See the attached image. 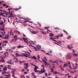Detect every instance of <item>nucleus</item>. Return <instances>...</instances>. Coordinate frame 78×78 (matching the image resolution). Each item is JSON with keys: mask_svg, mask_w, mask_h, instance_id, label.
Returning <instances> with one entry per match:
<instances>
[{"mask_svg": "<svg viewBox=\"0 0 78 78\" xmlns=\"http://www.w3.org/2000/svg\"><path fill=\"white\" fill-rule=\"evenodd\" d=\"M10 9H12V8H10V9H8V10L9 11V14L8 16H9V17L10 18H11V17H13L15 16V15L14 14H14V12L13 11H10Z\"/></svg>", "mask_w": 78, "mask_h": 78, "instance_id": "nucleus-1", "label": "nucleus"}, {"mask_svg": "<svg viewBox=\"0 0 78 78\" xmlns=\"http://www.w3.org/2000/svg\"><path fill=\"white\" fill-rule=\"evenodd\" d=\"M19 40H20V41H24V42H26V43H27L28 44V40L27 39V38H25V37H23L21 38H20L19 39Z\"/></svg>", "mask_w": 78, "mask_h": 78, "instance_id": "nucleus-2", "label": "nucleus"}, {"mask_svg": "<svg viewBox=\"0 0 78 78\" xmlns=\"http://www.w3.org/2000/svg\"><path fill=\"white\" fill-rule=\"evenodd\" d=\"M49 62H51V63H53L54 64H55L56 63L57 65H59V63H58V60H56L55 61H53V60H50L48 61Z\"/></svg>", "mask_w": 78, "mask_h": 78, "instance_id": "nucleus-3", "label": "nucleus"}, {"mask_svg": "<svg viewBox=\"0 0 78 78\" xmlns=\"http://www.w3.org/2000/svg\"><path fill=\"white\" fill-rule=\"evenodd\" d=\"M71 55H70V54H67L66 57V58L67 59H71Z\"/></svg>", "mask_w": 78, "mask_h": 78, "instance_id": "nucleus-4", "label": "nucleus"}, {"mask_svg": "<svg viewBox=\"0 0 78 78\" xmlns=\"http://www.w3.org/2000/svg\"><path fill=\"white\" fill-rule=\"evenodd\" d=\"M72 51L73 53V56H74V57H77L78 56V54L75 53V51L74 50H72Z\"/></svg>", "mask_w": 78, "mask_h": 78, "instance_id": "nucleus-5", "label": "nucleus"}, {"mask_svg": "<svg viewBox=\"0 0 78 78\" xmlns=\"http://www.w3.org/2000/svg\"><path fill=\"white\" fill-rule=\"evenodd\" d=\"M9 35H6V36L4 37H3L2 36V35L0 34V37L3 38L4 39H8V37H9Z\"/></svg>", "mask_w": 78, "mask_h": 78, "instance_id": "nucleus-6", "label": "nucleus"}, {"mask_svg": "<svg viewBox=\"0 0 78 78\" xmlns=\"http://www.w3.org/2000/svg\"><path fill=\"white\" fill-rule=\"evenodd\" d=\"M21 54L22 55V56H23L24 57H26V58H30L28 56V54H25L23 53H21Z\"/></svg>", "mask_w": 78, "mask_h": 78, "instance_id": "nucleus-7", "label": "nucleus"}, {"mask_svg": "<svg viewBox=\"0 0 78 78\" xmlns=\"http://www.w3.org/2000/svg\"><path fill=\"white\" fill-rule=\"evenodd\" d=\"M34 67H35V69H34V72H37V69H38V67L36 65H34Z\"/></svg>", "mask_w": 78, "mask_h": 78, "instance_id": "nucleus-8", "label": "nucleus"}, {"mask_svg": "<svg viewBox=\"0 0 78 78\" xmlns=\"http://www.w3.org/2000/svg\"><path fill=\"white\" fill-rule=\"evenodd\" d=\"M45 72V70H44V69L43 71L41 70L40 71H39L38 72L39 73H40V74H42L43 73H44Z\"/></svg>", "mask_w": 78, "mask_h": 78, "instance_id": "nucleus-9", "label": "nucleus"}, {"mask_svg": "<svg viewBox=\"0 0 78 78\" xmlns=\"http://www.w3.org/2000/svg\"><path fill=\"white\" fill-rule=\"evenodd\" d=\"M1 59H2V61L0 60V62H5V61H4V59H5V57L4 58H2V57H0Z\"/></svg>", "mask_w": 78, "mask_h": 78, "instance_id": "nucleus-10", "label": "nucleus"}, {"mask_svg": "<svg viewBox=\"0 0 78 78\" xmlns=\"http://www.w3.org/2000/svg\"><path fill=\"white\" fill-rule=\"evenodd\" d=\"M0 72H2V74L4 75V74H8V73L6 72V71H3V70H0Z\"/></svg>", "mask_w": 78, "mask_h": 78, "instance_id": "nucleus-11", "label": "nucleus"}, {"mask_svg": "<svg viewBox=\"0 0 78 78\" xmlns=\"http://www.w3.org/2000/svg\"><path fill=\"white\" fill-rule=\"evenodd\" d=\"M23 47H24V46H22L20 45H19L17 46V48H23Z\"/></svg>", "mask_w": 78, "mask_h": 78, "instance_id": "nucleus-12", "label": "nucleus"}, {"mask_svg": "<svg viewBox=\"0 0 78 78\" xmlns=\"http://www.w3.org/2000/svg\"><path fill=\"white\" fill-rule=\"evenodd\" d=\"M56 42H55V44H56L57 45H60L59 44H60V43H61V41H59L58 42H57V41Z\"/></svg>", "mask_w": 78, "mask_h": 78, "instance_id": "nucleus-13", "label": "nucleus"}, {"mask_svg": "<svg viewBox=\"0 0 78 78\" xmlns=\"http://www.w3.org/2000/svg\"><path fill=\"white\" fill-rule=\"evenodd\" d=\"M17 35H15V36H14V38L15 39V41H17Z\"/></svg>", "mask_w": 78, "mask_h": 78, "instance_id": "nucleus-14", "label": "nucleus"}, {"mask_svg": "<svg viewBox=\"0 0 78 78\" xmlns=\"http://www.w3.org/2000/svg\"><path fill=\"white\" fill-rule=\"evenodd\" d=\"M54 39H56V38L53 37H50V39H51V40H52V41H55V42H56L57 41L55 40H54Z\"/></svg>", "mask_w": 78, "mask_h": 78, "instance_id": "nucleus-15", "label": "nucleus"}, {"mask_svg": "<svg viewBox=\"0 0 78 78\" xmlns=\"http://www.w3.org/2000/svg\"><path fill=\"white\" fill-rule=\"evenodd\" d=\"M21 8H22V7L20 6L19 8L17 9V8H15L14 9L15 11H17L19 9H21Z\"/></svg>", "mask_w": 78, "mask_h": 78, "instance_id": "nucleus-16", "label": "nucleus"}, {"mask_svg": "<svg viewBox=\"0 0 78 78\" xmlns=\"http://www.w3.org/2000/svg\"><path fill=\"white\" fill-rule=\"evenodd\" d=\"M8 51H6L4 53V55H5V56H8Z\"/></svg>", "mask_w": 78, "mask_h": 78, "instance_id": "nucleus-17", "label": "nucleus"}, {"mask_svg": "<svg viewBox=\"0 0 78 78\" xmlns=\"http://www.w3.org/2000/svg\"><path fill=\"white\" fill-rule=\"evenodd\" d=\"M16 56H22L21 55L18 54L17 53H16Z\"/></svg>", "mask_w": 78, "mask_h": 78, "instance_id": "nucleus-18", "label": "nucleus"}, {"mask_svg": "<svg viewBox=\"0 0 78 78\" xmlns=\"http://www.w3.org/2000/svg\"><path fill=\"white\" fill-rule=\"evenodd\" d=\"M30 32L31 33H32V34H36V32H35L34 31H30Z\"/></svg>", "mask_w": 78, "mask_h": 78, "instance_id": "nucleus-19", "label": "nucleus"}, {"mask_svg": "<svg viewBox=\"0 0 78 78\" xmlns=\"http://www.w3.org/2000/svg\"><path fill=\"white\" fill-rule=\"evenodd\" d=\"M14 32L15 33H18L20 35V34H20V32H19V31H18V30H15L14 31Z\"/></svg>", "mask_w": 78, "mask_h": 78, "instance_id": "nucleus-20", "label": "nucleus"}, {"mask_svg": "<svg viewBox=\"0 0 78 78\" xmlns=\"http://www.w3.org/2000/svg\"><path fill=\"white\" fill-rule=\"evenodd\" d=\"M41 33H42V34H46V33H45V32H44L42 31H41Z\"/></svg>", "mask_w": 78, "mask_h": 78, "instance_id": "nucleus-21", "label": "nucleus"}, {"mask_svg": "<svg viewBox=\"0 0 78 78\" xmlns=\"http://www.w3.org/2000/svg\"><path fill=\"white\" fill-rule=\"evenodd\" d=\"M24 66H28V63H25L23 64Z\"/></svg>", "mask_w": 78, "mask_h": 78, "instance_id": "nucleus-22", "label": "nucleus"}, {"mask_svg": "<svg viewBox=\"0 0 78 78\" xmlns=\"http://www.w3.org/2000/svg\"><path fill=\"white\" fill-rule=\"evenodd\" d=\"M31 58H33V59H34V60H36V57L34 56H33V57L31 56Z\"/></svg>", "mask_w": 78, "mask_h": 78, "instance_id": "nucleus-23", "label": "nucleus"}, {"mask_svg": "<svg viewBox=\"0 0 78 78\" xmlns=\"http://www.w3.org/2000/svg\"><path fill=\"white\" fill-rule=\"evenodd\" d=\"M7 70V68L6 67H4V68L3 69V70H4V71H5V70Z\"/></svg>", "mask_w": 78, "mask_h": 78, "instance_id": "nucleus-24", "label": "nucleus"}, {"mask_svg": "<svg viewBox=\"0 0 78 78\" xmlns=\"http://www.w3.org/2000/svg\"><path fill=\"white\" fill-rule=\"evenodd\" d=\"M45 63V66H47V65H48L49 66H50V64L49 63H47L46 62Z\"/></svg>", "mask_w": 78, "mask_h": 78, "instance_id": "nucleus-25", "label": "nucleus"}, {"mask_svg": "<svg viewBox=\"0 0 78 78\" xmlns=\"http://www.w3.org/2000/svg\"><path fill=\"white\" fill-rule=\"evenodd\" d=\"M21 78H25V77L24 76V75H22L20 76Z\"/></svg>", "mask_w": 78, "mask_h": 78, "instance_id": "nucleus-26", "label": "nucleus"}, {"mask_svg": "<svg viewBox=\"0 0 78 78\" xmlns=\"http://www.w3.org/2000/svg\"><path fill=\"white\" fill-rule=\"evenodd\" d=\"M29 67V66H24V68L25 69H27V68H28Z\"/></svg>", "mask_w": 78, "mask_h": 78, "instance_id": "nucleus-27", "label": "nucleus"}, {"mask_svg": "<svg viewBox=\"0 0 78 78\" xmlns=\"http://www.w3.org/2000/svg\"><path fill=\"white\" fill-rule=\"evenodd\" d=\"M49 35L50 36L53 37V34L51 33L49 34Z\"/></svg>", "mask_w": 78, "mask_h": 78, "instance_id": "nucleus-28", "label": "nucleus"}, {"mask_svg": "<svg viewBox=\"0 0 78 78\" xmlns=\"http://www.w3.org/2000/svg\"><path fill=\"white\" fill-rule=\"evenodd\" d=\"M72 66H73V70H75V69H76L75 67V66H74V65L72 64Z\"/></svg>", "mask_w": 78, "mask_h": 78, "instance_id": "nucleus-29", "label": "nucleus"}, {"mask_svg": "<svg viewBox=\"0 0 78 78\" xmlns=\"http://www.w3.org/2000/svg\"><path fill=\"white\" fill-rule=\"evenodd\" d=\"M7 64H12V62H10L9 61H7Z\"/></svg>", "mask_w": 78, "mask_h": 78, "instance_id": "nucleus-30", "label": "nucleus"}, {"mask_svg": "<svg viewBox=\"0 0 78 78\" xmlns=\"http://www.w3.org/2000/svg\"><path fill=\"white\" fill-rule=\"evenodd\" d=\"M2 14H5L6 16H7V17H9V16H8V15L6 13V12H3Z\"/></svg>", "mask_w": 78, "mask_h": 78, "instance_id": "nucleus-31", "label": "nucleus"}, {"mask_svg": "<svg viewBox=\"0 0 78 78\" xmlns=\"http://www.w3.org/2000/svg\"><path fill=\"white\" fill-rule=\"evenodd\" d=\"M67 47L69 49H71V47H70V45H67Z\"/></svg>", "mask_w": 78, "mask_h": 78, "instance_id": "nucleus-32", "label": "nucleus"}, {"mask_svg": "<svg viewBox=\"0 0 78 78\" xmlns=\"http://www.w3.org/2000/svg\"><path fill=\"white\" fill-rule=\"evenodd\" d=\"M7 68H8V69H11V66L9 65L7 67Z\"/></svg>", "mask_w": 78, "mask_h": 78, "instance_id": "nucleus-33", "label": "nucleus"}, {"mask_svg": "<svg viewBox=\"0 0 78 78\" xmlns=\"http://www.w3.org/2000/svg\"><path fill=\"white\" fill-rule=\"evenodd\" d=\"M67 39L68 40H69V39H71V37L70 36H69L67 37Z\"/></svg>", "mask_w": 78, "mask_h": 78, "instance_id": "nucleus-34", "label": "nucleus"}, {"mask_svg": "<svg viewBox=\"0 0 78 78\" xmlns=\"http://www.w3.org/2000/svg\"><path fill=\"white\" fill-rule=\"evenodd\" d=\"M1 34H2V36H4L5 34H3V32H1Z\"/></svg>", "mask_w": 78, "mask_h": 78, "instance_id": "nucleus-35", "label": "nucleus"}, {"mask_svg": "<svg viewBox=\"0 0 78 78\" xmlns=\"http://www.w3.org/2000/svg\"><path fill=\"white\" fill-rule=\"evenodd\" d=\"M42 62H44V63H45V62H47V61H45L44 59L42 60Z\"/></svg>", "mask_w": 78, "mask_h": 78, "instance_id": "nucleus-36", "label": "nucleus"}, {"mask_svg": "<svg viewBox=\"0 0 78 78\" xmlns=\"http://www.w3.org/2000/svg\"><path fill=\"white\" fill-rule=\"evenodd\" d=\"M51 73H53L54 72V71H53V69H51Z\"/></svg>", "mask_w": 78, "mask_h": 78, "instance_id": "nucleus-37", "label": "nucleus"}, {"mask_svg": "<svg viewBox=\"0 0 78 78\" xmlns=\"http://www.w3.org/2000/svg\"><path fill=\"white\" fill-rule=\"evenodd\" d=\"M37 47H39V48H41V46L40 45H37Z\"/></svg>", "mask_w": 78, "mask_h": 78, "instance_id": "nucleus-38", "label": "nucleus"}, {"mask_svg": "<svg viewBox=\"0 0 78 78\" xmlns=\"http://www.w3.org/2000/svg\"><path fill=\"white\" fill-rule=\"evenodd\" d=\"M63 31H64V32L66 33V35H67V34H68V33H67V31H66L65 30H63Z\"/></svg>", "mask_w": 78, "mask_h": 78, "instance_id": "nucleus-39", "label": "nucleus"}, {"mask_svg": "<svg viewBox=\"0 0 78 78\" xmlns=\"http://www.w3.org/2000/svg\"><path fill=\"white\" fill-rule=\"evenodd\" d=\"M11 73H12V74H14V71H12V72H11Z\"/></svg>", "mask_w": 78, "mask_h": 78, "instance_id": "nucleus-40", "label": "nucleus"}, {"mask_svg": "<svg viewBox=\"0 0 78 78\" xmlns=\"http://www.w3.org/2000/svg\"><path fill=\"white\" fill-rule=\"evenodd\" d=\"M69 67L70 69H71V70H72V66H71L70 65H69Z\"/></svg>", "mask_w": 78, "mask_h": 78, "instance_id": "nucleus-41", "label": "nucleus"}, {"mask_svg": "<svg viewBox=\"0 0 78 78\" xmlns=\"http://www.w3.org/2000/svg\"><path fill=\"white\" fill-rule=\"evenodd\" d=\"M67 67V65H66V64H64V66H63V67Z\"/></svg>", "mask_w": 78, "mask_h": 78, "instance_id": "nucleus-42", "label": "nucleus"}, {"mask_svg": "<svg viewBox=\"0 0 78 78\" xmlns=\"http://www.w3.org/2000/svg\"><path fill=\"white\" fill-rule=\"evenodd\" d=\"M0 11L2 12H6V11L5 10H0Z\"/></svg>", "mask_w": 78, "mask_h": 78, "instance_id": "nucleus-43", "label": "nucleus"}, {"mask_svg": "<svg viewBox=\"0 0 78 78\" xmlns=\"http://www.w3.org/2000/svg\"><path fill=\"white\" fill-rule=\"evenodd\" d=\"M3 13L2 12H1L0 13V16H3Z\"/></svg>", "mask_w": 78, "mask_h": 78, "instance_id": "nucleus-44", "label": "nucleus"}, {"mask_svg": "<svg viewBox=\"0 0 78 78\" xmlns=\"http://www.w3.org/2000/svg\"><path fill=\"white\" fill-rule=\"evenodd\" d=\"M5 12V14H7V15H8V16H9V13L8 14V12H6L5 11V12Z\"/></svg>", "mask_w": 78, "mask_h": 78, "instance_id": "nucleus-45", "label": "nucleus"}, {"mask_svg": "<svg viewBox=\"0 0 78 78\" xmlns=\"http://www.w3.org/2000/svg\"><path fill=\"white\" fill-rule=\"evenodd\" d=\"M4 43H8V41H3Z\"/></svg>", "mask_w": 78, "mask_h": 78, "instance_id": "nucleus-46", "label": "nucleus"}, {"mask_svg": "<svg viewBox=\"0 0 78 78\" xmlns=\"http://www.w3.org/2000/svg\"><path fill=\"white\" fill-rule=\"evenodd\" d=\"M60 37H62L63 36V34H60Z\"/></svg>", "mask_w": 78, "mask_h": 78, "instance_id": "nucleus-47", "label": "nucleus"}, {"mask_svg": "<svg viewBox=\"0 0 78 78\" xmlns=\"http://www.w3.org/2000/svg\"><path fill=\"white\" fill-rule=\"evenodd\" d=\"M45 75L46 76H47V73H44Z\"/></svg>", "mask_w": 78, "mask_h": 78, "instance_id": "nucleus-48", "label": "nucleus"}, {"mask_svg": "<svg viewBox=\"0 0 78 78\" xmlns=\"http://www.w3.org/2000/svg\"><path fill=\"white\" fill-rule=\"evenodd\" d=\"M32 75H33V76H35L34 75V73H32Z\"/></svg>", "mask_w": 78, "mask_h": 78, "instance_id": "nucleus-49", "label": "nucleus"}, {"mask_svg": "<svg viewBox=\"0 0 78 78\" xmlns=\"http://www.w3.org/2000/svg\"><path fill=\"white\" fill-rule=\"evenodd\" d=\"M2 5H3V6H6V5L5 4H2Z\"/></svg>", "mask_w": 78, "mask_h": 78, "instance_id": "nucleus-50", "label": "nucleus"}, {"mask_svg": "<svg viewBox=\"0 0 78 78\" xmlns=\"http://www.w3.org/2000/svg\"><path fill=\"white\" fill-rule=\"evenodd\" d=\"M37 58L38 59H40V56H39V55H37Z\"/></svg>", "mask_w": 78, "mask_h": 78, "instance_id": "nucleus-51", "label": "nucleus"}, {"mask_svg": "<svg viewBox=\"0 0 78 78\" xmlns=\"http://www.w3.org/2000/svg\"><path fill=\"white\" fill-rule=\"evenodd\" d=\"M67 75H69V73H68L67 74H65V76H67Z\"/></svg>", "mask_w": 78, "mask_h": 78, "instance_id": "nucleus-52", "label": "nucleus"}, {"mask_svg": "<svg viewBox=\"0 0 78 78\" xmlns=\"http://www.w3.org/2000/svg\"><path fill=\"white\" fill-rule=\"evenodd\" d=\"M12 77H13L14 78H15V76L14 75V74H12Z\"/></svg>", "mask_w": 78, "mask_h": 78, "instance_id": "nucleus-53", "label": "nucleus"}, {"mask_svg": "<svg viewBox=\"0 0 78 78\" xmlns=\"http://www.w3.org/2000/svg\"><path fill=\"white\" fill-rule=\"evenodd\" d=\"M41 51H43V52H44V53H45V51L44 50L42 49H41Z\"/></svg>", "mask_w": 78, "mask_h": 78, "instance_id": "nucleus-54", "label": "nucleus"}, {"mask_svg": "<svg viewBox=\"0 0 78 78\" xmlns=\"http://www.w3.org/2000/svg\"><path fill=\"white\" fill-rule=\"evenodd\" d=\"M12 49H15L16 48V47L15 46H14L12 48Z\"/></svg>", "mask_w": 78, "mask_h": 78, "instance_id": "nucleus-55", "label": "nucleus"}, {"mask_svg": "<svg viewBox=\"0 0 78 78\" xmlns=\"http://www.w3.org/2000/svg\"><path fill=\"white\" fill-rule=\"evenodd\" d=\"M52 66H53V67H55V65L54 64H52Z\"/></svg>", "mask_w": 78, "mask_h": 78, "instance_id": "nucleus-56", "label": "nucleus"}, {"mask_svg": "<svg viewBox=\"0 0 78 78\" xmlns=\"http://www.w3.org/2000/svg\"><path fill=\"white\" fill-rule=\"evenodd\" d=\"M52 52V51H48V53H51Z\"/></svg>", "mask_w": 78, "mask_h": 78, "instance_id": "nucleus-57", "label": "nucleus"}, {"mask_svg": "<svg viewBox=\"0 0 78 78\" xmlns=\"http://www.w3.org/2000/svg\"><path fill=\"white\" fill-rule=\"evenodd\" d=\"M68 78H71V75H69L68 76Z\"/></svg>", "mask_w": 78, "mask_h": 78, "instance_id": "nucleus-58", "label": "nucleus"}, {"mask_svg": "<svg viewBox=\"0 0 78 78\" xmlns=\"http://www.w3.org/2000/svg\"><path fill=\"white\" fill-rule=\"evenodd\" d=\"M5 76H8V77H10V75H5Z\"/></svg>", "mask_w": 78, "mask_h": 78, "instance_id": "nucleus-59", "label": "nucleus"}, {"mask_svg": "<svg viewBox=\"0 0 78 78\" xmlns=\"http://www.w3.org/2000/svg\"><path fill=\"white\" fill-rule=\"evenodd\" d=\"M30 55H31V54H30V53H29V54H28V56H29L30 57V56H30Z\"/></svg>", "mask_w": 78, "mask_h": 78, "instance_id": "nucleus-60", "label": "nucleus"}, {"mask_svg": "<svg viewBox=\"0 0 78 78\" xmlns=\"http://www.w3.org/2000/svg\"><path fill=\"white\" fill-rule=\"evenodd\" d=\"M45 55H49V56H50V54H48V53H46Z\"/></svg>", "mask_w": 78, "mask_h": 78, "instance_id": "nucleus-61", "label": "nucleus"}, {"mask_svg": "<svg viewBox=\"0 0 78 78\" xmlns=\"http://www.w3.org/2000/svg\"><path fill=\"white\" fill-rule=\"evenodd\" d=\"M61 69L62 70V71H64V69L62 68V67L61 68Z\"/></svg>", "mask_w": 78, "mask_h": 78, "instance_id": "nucleus-62", "label": "nucleus"}, {"mask_svg": "<svg viewBox=\"0 0 78 78\" xmlns=\"http://www.w3.org/2000/svg\"><path fill=\"white\" fill-rule=\"evenodd\" d=\"M1 25H3V22H1Z\"/></svg>", "mask_w": 78, "mask_h": 78, "instance_id": "nucleus-63", "label": "nucleus"}, {"mask_svg": "<svg viewBox=\"0 0 78 78\" xmlns=\"http://www.w3.org/2000/svg\"><path fill=\"white\" fill-rule=\"evenodd\" d=\"M75 65H76L75 67H76H76H77V64L76 63L75 64Z\"/></svg>", "mask_w": 78, "mask_h": 78, "instance_id": "nucleus-64", "label": "nucleus"}]
</instances>
